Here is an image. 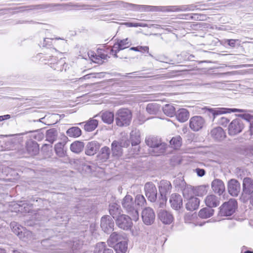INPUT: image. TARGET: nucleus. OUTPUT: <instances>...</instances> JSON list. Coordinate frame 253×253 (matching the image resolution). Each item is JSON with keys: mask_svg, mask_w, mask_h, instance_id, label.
<instances>
[{"mask_svg": "<svg viewBox=\"0 0 253 253\" xmlns=\"http://www.w3.org/2000/svg\"><path fill=\"white\" fill-rule=\"evenodd\" d=\"M126 7L130 9L140 12L162 11V12H180L190 10L186 6H157L145 5H136L132 3H126Z\"/></svg>", "mask_w": 253, "mask_h": 253, "instance_id": "obj_1", "label": "nucleus"}, {"mask_svg": "<svg viewBox=\"0 0 253 253\" xmlns=\"http://www.w3.org/2000/svg\"><path fill=\"white\" fill-rule=\"evenodd\" d=\"M145 143L151 148L150 151L153 153L154 155L158 156L165 152L166 144L162 143L161 140L156 137H146Z\"/></svg>", "mask_w": 253, "mask_h": 253, "instance_id": "obj_2", "label": "nucleus"}, {"mask_svg": "<svg viewBox=\"0 0 253 253\" xmlns=\"http://www.w3.org/2000/svg\"><path fill=\"white\" fill-rule=\"evenodd\" d=\"M122 205L126 212L129 214L133 220L136 221L139 219V214L131 196L126 195L122 201Z\"/></svg>", "mask_w": 253, "mask_h": 253, "instance_id": "obj_3", "label": "nucleus"}, {"mask_svg": "<svg viewBox=\"0 0 253 253\" xmlns=\"http://www.w3.org/2000/svg\"><path fill=\"white\" fill-rule=\"evenodd\" d=\"M131 119V112L127 108H121L116 113V123L119 126L123 127L129 126Z\"/></svg>", "mask_w": 253, "mask_h": 253, "instance_id": "obj_4", "label": "nucleus"}, {"mask_svg": "<svg viewBox=\"0 0 253 253\" xmlns=\"http://www.w3.org/2000/svg\"><path fill=\"white\" fill-rule=\"evenodd\" d=\"M253 193V179L249 177H246L243 179L242 191L241 199L243 202L248 200L250 195Z\"/></svg>", "mask_w": 253, "mask_h": 253, "instance_id": "obj_5", "label": "nucleus"}, {"mask_svg": "<svg viewBox=\"0 0 253 253\" xmlns=\"http://www.w3.org/2000/svg\"><path fill=\"white\" fill-rule=\"evenodd\" d=\"M237 207V202L234 199H230L225 202L220 207L219 214L221 216H230L233 214Z\"/></svg>", "mask_w": 253, "mask_h": 253, "instance_id": "obj_6", "label": "nucleus"}, {"mask_svg": "<svg viewBox=\"0 0 253 253\" xmlns=\"http://www.w3.org/2000/svg\"><path fill=\"white\" fill-rule=\"evenodd\" d=\"M244 128V124L242 120L235 119L229 125L228 127L229 135L234 136L241 132Z\"/></svg>", "mask_w": 253, "mask_h": 253, "instance_id": "obj_7", "label": "nucleus"}, {"mask_svg": "<svg viewBox=\"0 0 253 253\" xmlns=\"http://www.w3.org/2000/svg\"><path fill=\"white\" fill-rule=\"evenodd\" d=\"M132 220H133L132 219V217H130L129 216L124 214H120L116 219H115L117 225L119 228L125 230H129L132 227Z\"/></svg>", "mask_w": 253, "mask_h": 253, "instance_id": "obj_8", "label": "nucleus"}, {"mask_svg": "<svg viewBox=\"0 0 253 253\" xmlns=\"http://www.w3.org/2000/svg\"><path fill=\"white\" fill-rule=\"evenodd\" d=\"M205 109L211 112L213 116V121L215 119L217 115H222L226 113H231L232 112H245L246 111L243 109H236V108H208Z\"/></svg>", "mask_w": 253, "mask_h": 253, "instance_id": "obj_9", "label": "nucleus"}, {"mask_svg": "<svg viewBox=\"0 0 253 253\" xmlns=\"http://www.w3.org/2000/svg\"><path fill=\"white\" fill-rule=\"evenodd\" d=\"M144 190L148 200L155 202L157 197V190L155 185L152 182H147L144 186Z\"/></svg>", "mask_w": 253, "mask_h": 253, "instance_id": "obj_10", "label": "nucleus"}, {"mask_svg": "<svg viewBox=\"0 0 253 253\" xmlns=\"http://www.w3.org/2000/svg\"><path fill=\"white\" fill-rule=\"evenodd\" d=\"M141 217L143 222L146 225H151L154 222L155 214L152 208L147 207L142 210Z\"/></svg>", "mask_w": 253, "mask_h": 253, "instance_id": "obj_11", "label": "nucleus"}, {"mask_svg": "<svg viewBox=\"0 0 253 253\" xmlns=\"http://www.w3.org/2000/svg\"><path fill=\"white\" fill-rule=\"evenodd\" d=\"M205 120L201 116H196L192 117L189 121L190 128L195 131L201 129L205 125Z\"/></svg>", "mask_w": 253, "mask_h": 253, "instance_id": "obj_12", "label": "nucleus"}, {"mask_svg": "<svg viewBox=\"0 0 253 253\" xmlns=\"http://www.w3.org/2000/svg\"><path fill=\"white\" fill-rule=\"evenodd\" d=\"M72 164L76 165L77 168L82 173L90 174L91 173L92 170V167L85 163L83 159H74L72 161Z\"/></svg>", "mask_w": 253, "mask_h": 253, "instance_id": "obj_13", "label": "nucleus"}, {"mask_svg": "<svg viewBox=\"0 0 253 253\" xmlns=\"http://www.w3.org/2000/svg\"><path fill=\"white\" fill-rule=\"evenodd\" d=\"M227 189L229 193L232 196L237 197L241 190L239 182L235 179H231L228 181Z\"/></svg>", "mask_w": 253, "mask_h": 253, "instance_id": "obj_14", "label": "nucleus"}, {"mask_svg": "<svg viewBox=\"0 0 253 253\" xmlns=\"http://www.w3.org/2000/svg\"><path fill=\"white\" fill-rule=\"evenodd\" d=\"M100 226L104 232H111L114 229V221L110 216L105 215L101 219Z\"/></svg>", "mask_w": 253, "mask_h": 253, "instance_id": "obj_15", "label": "nucleus"}, {"mask_svg": "<svg viewBox=\"0 0 253 253\" xmlns=\"http://www.w3.org/2000/svg\"><path fill=\"white\" fill-rule=\"evenodd\" d=\"M211 137L216 141H222L226 137V134L223 129L219 126L213 128L211 130Z\"/></svg>", "mask_w": 253, "mask_h": 253, "instance_id": "obj_16", "label": "nucleus"}, {"mask_svg": "<svg viewBox=\"0 0 253 253\" xmlns=\"http://www.w3.org/2000/svg\"><path fill=\"white\" fill-rule=\"evenodd\" d=\"M211 188L212 190L219 195H221L225 189L223 182L219 179H215L211 183Z\"/></svg>", "mask_w": 253, "mask_h": 253, "instance_id": "obj_17", "label": "nucleus"}, {"mask_svg": "<svg viewBox=\"0 0 253 253\" xmlns=\"http://www.w3.org/2000/svg\"><path fill=\"white\" fill-rule=\"evenodd\" d=\"M171 207L175 209L178 210L182 206V199L181 196L177 194H172L169 199Z\"/></svg>", "mask_w": 253, "mask_h": 253, "instance_id": "obj_18", "label": "nucleus"}, {"mask_svg": "<svg viewBox=\"0 0 253 253\" xmlns=\"http://www.w3.org/2000/svg\"><path fill=\"white\" fill-rule=\"evenodd\" d=\"M100 147V144L95 141L89 142L86 146L85 154L92 156L96 153Z\"/></svg>", "mask_w": 253, "mask_h": 253, "instance_id": "obj_19", "label": "nucleus"}, {"mask_svg": "<svg viewBox=\"0 0 253 253\" xmlns=\"http://www.w3.org/2000/svg\"><path fill=\"white\" fill-rule=\"evenodd\" d=\"M158 216L160 220L166 224H170L173 220L172 215L166 211H160L158 213Z\"/></svg>", "mask_w": 253, "mask_h": 253, "instance_id": "obj_20", "label": "nucleus"}, {"mask_svg": "<svg viewBox=\"0 0 253 253\" xmlns=\"http://www.w3.org/2000/svg\"><path fill=\"white\" fill-rule=\"evenodd\" d=\"M112 156L119 158L123 154L122 147L120 141L114 140L111 144Z\"/></svg>", "mask_w": 253, "mask_h": 253, "instance_id": "obj_21", "label": "nucleus"}, {"mask_svg": "<svg viewBox=\"0 0 253 253\" xmlns=\"http://www.w3.org/2000/svg\"><path fill=\"white\" fill-rule=\"evenodd\" d=\"M172 186L169 181L163 180L160 182L159 188L161 195L166 196L167 194L170 193Z\"/></svg>", "mask_w": 253, "mask_h": 253, "instance_id": "obj_22", "label": "nucleus"}, {"mask_svg": "<svg viewBox=\"0 0 253 253\" xmlns=\"http://www.w3.org/2000/svg\"><path fill=\"white\" fill-rule=\"evenodd\" d=\"M205 202L206 205L209 208L216 207L219 205V199L215 195L211 194L208 195L205 199Z\"/></svg>", "mask_w": 253, "mask_h": 253, "instance_id": "obj_23", "label": "nucleus"}, {"mask_svg": "<svg viewBox=\"0 0 253 253\" xmlns=\"http://www.w3.org/2000/svg\"><path fill=\"white\" fill-rule=\"evenodd\" d=\"M124 240V238L122 235L117 232H113L110 236L109 238L107 240V243L110 247H113L116 244Z\"/></svg>", "mask_w": 253, "mask_h": 253, "instance_id": "obj_24", "label": "nucleus"}, {"mask_svg": "<svg viewBox=\"0 0 253 253\" xmlns=\"http://www.w3.org/2000/svg\"><path fill=\"white\" fill-rule=\"evenodd\" d=\"M83 124H84V129L86 131L90 132L97 127L98 122L97 120L91 119L86 122L79 123L78 125H81Z\"/></svg>", "mask_w": 253, "mask_h": 253, "instance_id": "obj_25", "label": "nucleus"}, {"mask_svg": "<svg viewBox=\"0 0 253 253\" xmlns=\"http://www.w3.org/2000/svg\"><path fill=\"white\" fill-rule=\"evenodd\" d=\"M175 115L179 122L184 123L188 119L189 113L186 109L181 108L177 110Z\"/></svg>", "mask_w": 253, "mask_h": 253, "instance_id": "obj_26", "label": "nucleus"}, {"mask_svg": "<svg viewBox=\"0 0 253 253\" xmlns=\"http://www.w3.org/2000/svg\"><path fill=\"white\" fill-rule=\"evenodd\" d=\"M93 253H114L113 251L111 249L107 248L105 242H99L98 243L95 248L93 251Z\"/></svg>", "mask_w": 253, "mask_h": 253, "instance_id": "obj_27", "label": "nucleus"}, {"mask_svg": "<svg viewBox=\"0 0 253 253\" xmlns=\"http://www.w3.org/2000/svg\"><path fill=\"white\" fill-rule=\"evenodd\" d=\"M189 199L188 202L186 204V209L191 211L197 209L200 204L199 199L196 197H192Z\"/></svg>", "mask_w": 253, "mask_h": 253, "instance_id": "obj_28", "label": "nucleus"}, {"mask_svg": "<svg viewBox=\"0 0 253 253\" xmlns=\"http://www.w3.org/2000/svg\"><path fill=\"white\" fill-rule=\"evenodd\" d=\"M113 247L117 253H126L127 249V243L125 240L120 241Z\"/></svg>", "mask_w": 253, "mask_h": 253, "instance_id": "obj_29", "label": "nucleus"}, {"mask_svg": "<svg viewBox=\"0 0 253 253\" xmlns=\"http://www.w3.org/2000/svg\"><path fill=\"white\" fill-rule=\"evenodd\" d=\"M58 131L55 128L48 129L46 132V140L51 143H53L57 139Z\"/></svg>", "mask_w": 253, "mask_h": 253, "instance_id": "obj_30", "label": "nucleus"}, {"mask_svg": "<svg viewBox=\"0 0 253 253\" xmlns=\"http://www.w3.org/2000/svg\"><path fill=\"white\" fill-rule=\"evenodd\" d=\"M84 146L83 142L76 141L71 144L70 150L75 153L79 154L83 150Z\"/></svg>", "mask_w": 253, "mask_h": 253, "instance_id": "obj_31", "label": "nucleus"}, {"mask_svg": "<svg viewBox=\"0 0 253 253\" xmlns=\"http://www.w3.org/2000/svg\"><path fill=\"white\" fill-rule=\"evenodd\" d=\"M161 106L156 103H149L147 105L146 111L151 115H156L160 111Z\"/></svg>", "mask_w": 253, "mask_h": 253, "instance_id": "obj_32", "label": "nucleus"}, {"mask_svg": "<svg viewBox=\"0 0 253 253\" xmlns=\"http://www.w3.org/2000/svg\"><path fill=\"white\" fill-rule=\"evenodd\" d=\"M110 154V148L107 146H104L100 150L99 158L102 162H105L109 158Z\"/></svg>", "mask_w": 253, "mask_h": 253, "instance_id": "obj_33", "label": "nucleus"}, {"mask_svg": "<svg viewBox=\"0 0 253 253\" xmlns=\"http://www.w3.org/2000/svg\"><path fill=\"white\" fill-rule=\"evenodd\" d=\"M182 193L184 197L189 199L192 197H194V195H195V189H194L191 185H186L182 190Z\"/></svg>", "mask_w": 253, "mask_h": 253, "instance_id": "obj_34", "label": "nucleus"}, {"mask_svg": "<svg viewBox=\"0 0 253 253\" xmlns=\"http://www.w3.org/2000/svg\"><path fill=\"white\" fill-rule=\"evenodd\" d=\"M50 63L51 65V67L57 71H62L64 68V67H67L65 60L62 59L61 58L56 63L50 62Z\"/></svg>", "mask_w": 253, "mask_h": 253, "instance_id": "obj_35", "label": "nucleus"}, {"mask_svg": "<svg viewBox=\"0 0 253 253\" xmlns=\"http://www.w3.org/2000/svg\"><path fill=\"white\" fill-rule=\"evenodd\" d=\"M102 120L104 123L107 124H111L113 122L114 119V115L113 113L106 111L101 114Z\"/></svg>", "mask_w": 253, "mask_h": 253, "instance_id": "obj_36", "label": "nucleus"}, {"mask_svg": "<svg viewBox=\"0 0 253 253\" xmlns=\"http://www.w3.org/2000/svg\"><path fill=\"white\" fill-rule=\"evenodd\" d=\"M214 210L210 208H205L199 212V216L202 218H208L213 214Z\"/></svg>", "mask_w": 253, "mask_h": 253, "instance_id": "obj_37", "label": "nucleus"}, {"mask_svg": "<svg viewBox=\"0 0 253 253\" xmlns=\"http://www.w3.org/2000/svg\"><path fill=\"white\" fill-rule=\"evenodd\" d=\"M109 212L114 219H116L118 216L121 214V209L119 205L116 204H113L110 206Z\"/></svg>", "mask_w": 253, "mask_h": 253, "instance_id": "obj_38", "label": "nucleus"}, {"mask_svg": "<svg viewBox=\"0 0 253 253\" xmlns=\"http://www.w3.org/2000/svg\"><path fill=\"white\" fill-rule=\"evenodd\" d=\"M66 133L69 137L76 138L81 135L82 130L78 127H72L67 130Z\"/></svg>", "mask_w": 253, "mask_h": 253, "instance_id": "obj_39", "label": "nucleus"}, {"mask_svg": "<svg viewBox=\"0 0 253 253\" xmlns=\"http://www.w3.org/2000/svg\"><path fill=\"white\" fill-rule=\"evenodd\" d=\"M130 135V139L132 146H137L140 143V135L138 131H131Z\"/></svg>", "mask_w": 253, "mask_h": 253, "instance_id": "obj_40", "label": "nucleus"}, {"mask_svg": "<svg viewBox=\"0 0 253 253\" xmlns=\"http://www.w3.org/2000/svg\"><path fill=\"white\" fill-rule=\"evenodd\" d=\"M163 110L165 114L170 117H173L176 113L175 108L170 104H166L163 107Z\"/></svg>", "mask_w": 253, "mask_h": 253, "instance_id": "obj_41", "label": "nucleus"}, {"mask_svg": "<svg viewBox=\"0 0 253 253\" xmlns=\"http://www.w3.org/2000/svg\"><path fill=\"white\" fill-rule=\"evenodd\" d=\"M27 150L32 155H36L39 152V147L37 143L31 142L27 144Z\"/></svg>", "mask_w": 253, "mask_h": 253, "instance_id": "obj_42", "label": "nucleus"}, {"mask_svg": "<svg viewBox=\"0 0 253 253\" xmlns=\"http://www.w3.org/2000/svg\"><path fill=\"white\" fill-rule=\"evenodd\" d=\"M170 144L174 149H178L182 144L181 137L180 136L173 137L170 141Z\"/></svg>", "mask_w": 253, "mask_h": 253, "instance_id": "obj_43", "label": "nucleus"}, {"mask_svg": "<svg viewBox=\"0 0 253 253\" xmlns=\"http://www.w3.org/2000/svg\"><path fill=\"white\" fill-rule=\"evenodd\" d=\"M173 184L175 187H179L181 190L187 185L183 177H177L173 181Z\"/></svg>", "mask_w": 253, "mask_h": 253, "instance_id": "obj_44", "label": "nucleus"}, {"mask_svg": "<svg viewBox=\"0 0 253 253\" xmlns=\"http://www.w3.org/2000/svg\"><path fill=\"white\" fill-rule=\"evenodd\" d=\"M63 146L62 143H58L55 145L54 149L56 154L60 157H62L65 155L63 150Z\"/></svg>", "mask_w": 253, "mask_h": 253, "instance_id": "obj_45", "label": "nucleus"}, {"mask_svg": "<svg viewBox=\"0 0 253 253\" xmlns=\"http://www.w3.org/2000/svg\"><path fill=\"white\" fill-rule=\"evenodd\" d=\"M135 202L136 203L137 205L142 206L146 203V200L142 195L138 194L135 197Z\"/></svg>", "mask_w": 253, "mask_h": 253, "instance_id": "obj_46", "label": "nucleus"}, {"mask_svg": "<svg viewBox=\"0 0 253 253\" xmlns=\"http://www.w3.org/2000/svg\"><path fill=\"white\" fill-rule=\"evenodd\" d=\"M207 192L206 188L204 186H200L195 189V195L198 196H203Z\"/></svg>", "mask_w": 253, "mask_h": 253, "instance_id": "obj_47", "label": "nucleus"}, {"mask_svg": "<svg viewBox=\"0 0 253 253\" xmlns=\"http://www.w3.org/2000/svg\"><path fill=\"white\" fill-rule=\"evenodd\" d=\"M126 26L128 27H147V25L146 24H143L140 23H134V22H126L124 24Z\"/></svg>", "mask_w": 253, "mask_h": 253, "instance_id": "obj_48", "label": "nucleus"}, {"mask_svg": "<svg viewBox=\"0 0 253 253\" xmlns=\"http://www.w3.org/2000/svg\"><path fill=\"white\" fill-rule=\"evenodd\" d=\"M118 42L122 50L128 47L129 46V42H128V39L120 40L118 41Z\"/></svg>", "mask_w": 253, "mask_h": 253, "instance_id": "obj_49", "label": "nucleus"}, {"mask_svg": "<svg viewBox=\"0 0 253 253\" xmlns=\"http://www.w3.org/2000/svg\"><path fill=\"white\" fill-rule=\"evenodd\" d=\"M167 202V198L165 195H161V198L159 201V207L163 208Z\"/></svg>", "mask_w": 253, "mask_h": 253, "instance_id": "obj_50", "label": "nucleus"}, {"mask_svg": "<svg viewBox=\"0 0 253 253\" xmlns=\"http://www.w3.org/2000/svg\"><path fill=\"white\" fill-rule=\"evenodd\" d=\"M229 120L228 119H227V118L222 117H221L218 120V123L220 125H221L223 126H225L229 123Z\"/></svg>", "mask_w": 253, "mask_h": 253, "instance_id": "obj_51", "label": "nucleus"}, {"mask_svg": "<svg viewBox=\"0 0 253 253\" xmlns=\"http://www.w3.org/2000/svg\"><path fill=\"white\" fill-rule=\"evenodd\" d=\"M122 49H121V47L120 46L119 44L117 42L114 44L113 48L111 50V53H118Z\"/></svg>", "mask_w": 253, "mask_h": 253, "instance_id": "obj_52", "label": "nucleus"}, {"mask_svg": "<svg viewBox=\"0 0 253 253\" xmlns=\"http://www.w3.org/2000/svg\"><path fill=\"white\" fill-rule=\"evenodd\" d=\"M239 40L235 39H227L225 40V42L231 47H234L235 46V43L236 42H238Z\"/></svg>", "mask_w": 253, "mask_h": 253, "instance_id": "obj_53", "label": "nucleus"}, {"mask_svg": "<svg viewBox=\"0 0 253 253\" xmlns=\"http://www.w3.org/2000/svg\"><path fill=\"white\" fill-rule=\"evenodd\" d=\"M185 16H186L184 19H198V14H188L184 15Z\"/></svg>", "mask_w": 253, "mask_h": 253, "instance_id": "obj_54", "label": "nucleus"}, {"mask_svg": "<svg viewBox=\"0 0 253 253\" xmlns=\"http://www.w3.org/2000/svg\"><path fill=\"white\" fill-rule=\"evenodd\" d=\"M195 171L199 176L202 177L205 174V170L204 169H201L197 168L195 169Z\"/></svg>", "mask_w": 253, "mask_h": 253, "instance_id": "obj_55", "label": "nucleus"}, {"mask_svg": "<svg viewBox=\"0 0 253 253\" xmlns=\"http://www.w3.org/2000/svg\"><path fill=\"white\" fill-rule=\"evenodd\" d=\"M13 232L18 236L19 238H21V235L20 233H22V231L21 230L20 228H19L18 227L15 228L14 226L13 227Z\"/></svg>", "mask_w": 253, "mask_h": 253, "instance_id": "obj_56", "label": "nucleus"}, {"mask_svg": "<svg viewBox=\"0 0 253 253\" xmlns=\"http://www.w3.org/2000/svg\"><path fill=\"white\" fill-rule=\"evenodd\" d=\"M238 116L248 121H249L252 118L251 115L250 114H242L239 115Z\"/></svg>", "mask_w": 253, "mask_h": 253, "instance_id": "obj_57", "label": "nucleus"}, {"mask_svg": "<svg viewBox=\"0 0 253 253\" xmlns=\"http://www.w3.org/2000/svg\"><path fill=\"white\" fill-rule=\"evenodd\" d=\"M139 49L140 50H141L142 51H139V52H141L142 53H144L145 52H146L147 53L149 52V47L147 46H139Z\"/></svg>", "mask_w": 253, "mask_h": 253, "instance_id": "obj_58", "label": "nucleus"}, {"mask_svg": "<svg viewBox=\"0 0 253 253\" xmlns=\"http://www.w3.org/2000/svg\"><path fill=\"white\" fill-rule=\"evenodd\" d=\"M93 58L92 59V60L95 62V63H100V57H99V55H92Z\"/></svg>", "mask_w": 253, "mask_h": 253, "instance_id": "obj_59", "label": "nucleus"}, {"mask_svg": "<svg viewBox=\"0 0 253 253\" xmlns=\"http://www.w3.org/2000/svg\"><path fill=\"white\" fill-rule=\"evenodd\" d=\"M120 143L121 144L122 147H127L129 145V141L128 140H126L124 142L121 141H120Z\"/></svg>", "mask_w": 253, "mask_h": 253, "instance_id": "obj_60", "label": "nucleus"}, {"mask_svg": "<svg viewBox=\"0 0 253 253\" xmlns=\"http://www.w3.org/2000/svg\"><path fill=\"white\" fill-rule=\"evenodd\" d=\"M10 118V115H5L3 116H0V122H1L5 120H7Z\"/></svg>", "mask_w": 253, "mask_h": 253, "instance_id": "obj_61", "label": "nucleus"}, {"mask_svg": "<svg viewBox=\"0 0 253 253\" xmlns=\"http://www.w3.org/2000/svg\"><path fill=\"white\" fill-rule=\"evenodd\" d=\"M48 62L47 63L50 64V62H52L53 63H56L57 61V58L55 56H51V57H50V58L49 59H48Z\"/></svg>", "mask_w": 253, "mask_h": 253, "instance_id": "obj_62", "label": "nucleus"}, {"mask_svg": "<svg viewBox=\"0 0 253 253\" xmlns=\"http://www.w3.org/2000/svg\"><path fill=\"white\" fill-rule=\"evenodd\" d=\"M51 39H44L43 42V46H46L47 43H51Z\"/></svg>", "mask_w": 253, "mask_h": 253, "instance_id": "obj_63", "label": "nucleus"}, {"mask_svg": "<svg viewBox=\"0 0 253 253\" xmlns=\"http://www.w3.org/2000/svg\"><path fill=\"white\" fill-rule=\"evenodd\" d=\"M43 137V134L42 133H39L35 136L36 139L38 140L42 139Z\"/></svg>", "mask_w": 253, "mask_h": 253, "instance_id": "obj_64", "label": "nucleus"}]
</instances>
